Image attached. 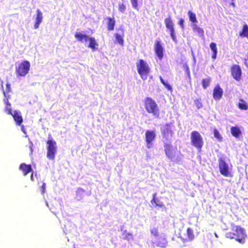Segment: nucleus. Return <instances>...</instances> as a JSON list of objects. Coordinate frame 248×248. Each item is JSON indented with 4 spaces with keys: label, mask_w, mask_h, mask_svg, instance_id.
<instances>
[{
    "label": "nucleus",
    "mask_w": 248,
    "mask_h": 248,
    "mask_svg": "<svg viewBox=\"0 0 248 248\" xmlns=\"http://www.w3.org/2000/svg\"><path fill=\"white\" fill-rule=\"evenodd\" d=\"M232 1H233V0H232Z\"/></svg>",
    "instance_id": "nucleus-46"
},
{
    "label": "nucleus",
    "mask_w": 248,
    "mask_h": 248,
    "mask_svg": "<svg viewBox=\"0 0 248 248\" xmlns=\"http://www.w3.org/2000/svg\"><path fill=\"white\" fill-rule=\"evenodd\" d=\"M190 142L191 145L196 148L198 151L201 152L204 145V141L202 137L198 131L194 130L191 132Z\"/></svg>",
    "instance_id": "nucleus-4"
},
{
    "label": "nucleus",
    "mask_w": 248,
    "mask_h": 248,
    "mask_svg": "<svg viewBox=\"0 0 248 248\" xmlns=\"http://www.w3.org/2000/svg\"><path fill=\"white\" fill-rule=\"evenodd\" d=\"M155 52L159 60L163 58L164 48L161 41L159 39L156 40L155 43Z\"/></svg>",
    "instance_id": "nucleus-13"
},
{
    "label": "nucleus",
    "mask_w": 248,
    "mask_h": 248,
    "mask_svg": "<svg viewBox=\"0 0 248 248\" xmlns=\"http://www.w3.org/2000/svg\"><path fill=\"white\" fill-rule=\"evenodd\" d=\"M151 233L155 236H157L158 235V229L156 228H154L150 230Z\"/></svg>",
    "instance_id": "nucleus-41"
},
{
    "label": "nucleus",
    "mask_w": 248,
    "mask_h": 248,
    "mask_svg": "<svg viewBox=\"0 0 248 248\" xmlns=\"http://www.w3.org/2000/svg\"><path fill=\"white\" fill-rule=\"evenodd\" d=\"M19 169L21 170L24 176L27 175L28 173L32 171V169L31 165H27L24 163L20 164Z\"/></svg>",
    "instance_id": "nucleus-15"
},
{
    "label": "nucleus",
    "mask_w": 248,
    "mask_h": 248,
    "mask_svg": "<svg viewBox=\"0 0 248 248\" xmlns=\"http://www.w3.org/2000/svg\"><path fill=\"white\" fill-rule=\"evenodd\" d=\"M9 96L5 95V97L3 98V102L5 105V111L7 112L9 115H12L11 105L9 101Z\"/></svg>",
    "instance_id": "nucleus-21"
},
{
    "label": "nucleus",
    "mask_w": 248,
    "mask_h": 248,
    "mask_svg": "<svg viewBox=\"0 0 248 248\" xmlns=\"http://www.w3.org/2000/svg\"><path fill=\"white\" fill-rule=\"evenodd\" d=\"M107 20V29L108 31H111L114 29L115 25V20L114 17H108L106 18Z\"/></svg>",
    "instance_id": "nucleus-18"
},
{
    "label": "nucleus",
    "mask_w": 248,
    "mask_h": 248,
    "mask_svg": "<svg viewBox=\"0 0 248 248\" xmlns=\"http://www.w3.org/2000/svg\"><path fill=\"white\" fill-rule=\"evenodd\" d=\"M156 134L155 131L153 130H147L145 134V140L147 144V147L148 148H151L152 145V142L155 140Z\"/></svg>",
    "instance_id": "nucleus-12"
},
{
    "label": "nucleus",
    "mask_w": 248,
    "mask_h": 248,
    "mask_svg": "<svg viewBox=\"0 0 248 248\" xmlns=\"http://www.w3.org/2000/svg\"><path fill=\"white\" fill-rule=\"evenodd\" d=\"M187 15L188 16L189 20L192 23H193V24H196L198 23V20L197 19L196 15L195 13L189 10L187 12Z\"/></svg>",
    "instance_id": "nucleus-28"
},
{
    "label": "nucleus",
    "mask_w": 248,
    "mask_h": 248,
    "mask_svg": "<svg viewBox=\"0 0 248 248\" xmlns=\"http://www.w3.org/2000/svg\"><path fill=\"white\" fill-rule=\"evenodd\" d=\"M153 245L154 247L165 248L168 245V241L164 237H159L156 242L153 243Z\"/></svg>",
    "instance_id": "nucleus-16"
},
{
    "label": "nucleus",
    "mask_w": 248,
    "mask_h": 248,
    "mask_svg": "<svg viewBox=\"0 0 248 248\" xmlns=\"http://www.w3.org/2000/svg\"><path fill=\"white\" fill-rule=\"evenodd\" d=\"M123 234L124 235V239L128 241L131 240L133 238L132 234L131 233L127 232L126 230L124 231Z\"/></svg>",
    "instance_id": "nucleus-34"
},
{
    "label": "nucleus",
    "mask_w": 248,
    "mask_h": 248,
    "mask_svg": "<svg viewBox=\"0 0 248 248\" xmlns=\"http://www.w3.org/2000/svg\"><path fill=\"white\" fill-rule=\"evenodd\" d=\"M131 4L134 8L138 10V0H130Z\"/></svg>",
    "instance_id": "nucleus-40"
},
{
    "label": "nucleus",
    "mask_w": 248,
    "mask_h": 248,
    "mask_svg": "<svg viewBox=\"0 0 248 248\" xmlns=\"http://www.w3.org/2000/svg\"><path fill=\"white\" fill-rule=\"evenodd\" d=\"M184 20L183 18H180L178 21V24L182 29H184Z\"/></svg>",
    "instance_id": "nucleus-43"
},
{
    "label": "nucleus",
    "mask_w": 248,
    "mask_h": 248,
    "mask_svg": "<svg viewBox=\"0 0 248 248\" xmlns=\"http://www.w3.org/2000/svg\"><path fill=\"white\" fill-rule=\"evenodd\" d=\"M159 79L160 80L162 84L169 91H172V87L171 86L169 85L167 82L165 81V80L163 79L162 77H159Z\"/></svg>",
    "instance_id": "nucleus-36"
},
{
    "label": "nucleus",
    "mask_w": 248,
    "mask_h": 248,
    "mask_svg": "<svg viewBox=\"0 0 248 248\" xmlns=\"http://www.w3.org/2000/svg\"><path fill=\"white\" fill-rule=\"evenodd\" d=\"M120 30L122 31V34H120L119 33H115L114 34L115 38L116 39V42L121 46H124V30L123 28H120Z\"/></svg>",
    "instance_id": "nucleus-22"
},
{
    "label": "nucleus",
    "mask_w": 248,
    "mask_h": 248,
    "mask_svg": "<svg viewBox=\"0 0 248 248\" xmlns=\"http://www.w3.org/2000/svg\"><path fill=\"white\" fill-rule=\"evenodd\" d=\"M171 123L166 124L161 128V133L163 138V141L167 142L169 141V135L172 137L173 132L171 128Z\"/></svg>",
    "instance_id": "nucleus-10"
},
{
    "label": "nucleus",
    "mask_w": 248,
    "mask_h": 248,
    "mask_svg": "<svg viewBox=\"0 0 248 248\" xmlns=\"http://www.w3.org/2000/svg\"><path fill=\"white\" fill-rule=\"evenodd\" d=\"M143 104L147 113L151 114L155 118H160V109L154 99L150 97H146L144 98Z\"/></svg>",
    "instance_id": "nucleus-2"
},
{
    "label": "nucleus",
    "mask_w": 248,
    "mask_h": 248,
    "mask_svg": "<svg viewBox=\"0 0 248 248\" xmlns=\"http://www.w3.org/2000/svg\"><path fill=\"white\" fill-rule=\"evenodd\" d=\"M31 176H30V178H31V180L32 181H34V177H33V172L32 171L31 172Z\"/></svg>",
    "instance_id": "nucleus-44"
},
{
    "label": "nucleus",
    "mask_w": 248,
    "mask_h": 248,
    "mask_svg": "<svg viewBox=\"0 0 248 248\" xmlns=\"http://www.w3.org/2000/svg\"><path fill=\"white\" fill-rule=\"evenodd\" d=\"M231 133L232 135L235 138H238L241 134V130L237 126H232L231 128Z\"/></svg>",
    "instance_id": "nucleus-25"
},
{
    "label": "nucleus",
    "mask_w": 248,
    "mask_h": 248,
    "mask_svg": "<svg viewBox=\"0 0 248 248\" xmlns=\"http://www.w3.org/2000/svg\"><path fill=\"white\" fill-rule=\"evenodd\" d=\"M151 203H155V205L158 207H162L164 206L163 203L162 202H159L156 199V193H154L153 195V199L151 201Z\"/></svg>",
    "instance_id": "nucleus-32"
},
{
    "label": "nucleus",
    "mask_w": 248,
    "mask_h": 248,
    "mask_svg": "<svg viewBox=\"0 0 248 248\" xmlns=\"http://www.w3.org/2000/svg\"><path fill=\"white\" fill-rule=\"evenodd\" d=\"M218 168L220 173L223 176L230 177H232V175L229 171L228 164L222 158H219L218 159Z\"/></svg>",
    "instance_id": "nucleus-7"
},
{
    "label": "nucleus",
    "mask_w": 248,
    "mask_h": 248,
    "mask_svg": "<svg viewBox=\"0 0 248 248\" xmlns=\"http://www.w3.org/2000/svg\"><path fill=\"white\" fill-rule=\"evenodd\" d=\"M46 144V156L50 160H54L57 152V143L54 140L50 138L47 140Z\"/></svg>",
    "instance_id": "nucleus-6"
},
{
    "label": "nucleus",
    "mask_w": 248,
    "mask_h": 248,
    "mask_svg": "<svg viewBox=\"0 0 248 248\" xmlns=\"http://www.w3.org/2000/svg\"><path fill=\"white\" fill-rule=\"evenodd\" d=\"M13 118L17 125H20L23 122V118L20 112L16 110L14 111V113L12 115Z\"/></svg>",
    "instance_id": "nucleus-19"
},
{
    "label": "nucleus",
    "mask_w": 248,
    "mask_h": 248,
    "mask_svg": "<svg viewBox=\"0 0 248 248\" xmlns=\"http://www.w3.org/2000/svg\"><path fill=\"white\" fill-rule=\"evenodd\" d=\"M232 230V232L226 233V237L230 239H234L241 244H245L247 238L245 229L239 225H233Z\"/></svg>",
    "instance_id": "nucleus-1"
},
{
    "label": "nucleus",
    "mask_w": 248,
    "mask_h": 248,
    "mask_svg": "<svg viewBox=\"0 0 248 248\" xmlns=\"http://www.w3.org/2000/svg\"><path fill=\"white\" fill-rule=\"evenodd\" d=\"M186 234L189 240L191 241L194 238V234L193 230L190 228H188L186 230Z\"/></svg>",
    "instance_id": "nucleus-33"
},
{
    "label": "nucleus",
    "mask_w": 248,
    "mask_h": 248,
    "mask_svg": "<svg viewBox=\"0 0 248 248\" xmlns=\"http://www.w3.org/2000/svg\"><path fill=\"white\" fill-rule=\"evenodd\" d=\"M166 28L169 30L170 35L174 42H177L176 37L175 36V31L174 29V24L170 16H169L164 20Z\"/></svg>",
    "instance_id": "nucleus-8"
},
{
    "label": "nucleus",
    "mask_w": 248,
    "mask_h": 248,
    "mask_svg": "<svg viewBox=\"0 0 248 248\" xmlns=\"http://www.w3.org/2000/svg\"><path fill=\"white\" fill-rule=\"evenodd\" d=\"M1 83V86L2 89V93L4 95V96L5 97V95L6 96H9V97H10V95L9 94V93L11 92V84L10 83L7 82L6 84V90H4L3 88V81L2 80L0 81Z\"/></svg>",
    "instance_id": "nucleus-24"
},
{
    "label": "nucleus",
    "mask_w": 248,
    "mask_h": 248,
    "mask_svg": "<svg viewBox=\"0 0 248 248\" xmlns=\"http://www.w3.org/2000/svg\"><path fill=\"white\" fill-rule=\"evenodd\" d=\"M231 74L232 78L237 81L241 80L242 71L241 67L238 64H233L230 68Z\"/></svg>",
    "instance_id": "nucleus-11"
},
{
    "label": "nucleus",
    "mask_w": 248,
    "mask_h": 248,
    "mask_svg": "<svg viewBox=\"0 0 248 248\" xmlns=\"http://www.w3.org/2000/svg\"><path fill=\"white\" fill-rule=\"evenodd\" d=\"M118 10L121 13H124L125 12V11L126 10V6L123 3H120L118 4Z\"/></svg>",
    "instance_id": "nucleus-37"
},
{
    "label": "nucleus",
    "mask_w": 248,
    "mask_h": 248,
    "mask_svg": "<svg viewBox=\"0 0 248 248\" xmlns=\"http://www.w3.org/2000/svg\"><path fill=\"white\" fill-rule=\"evenodd\" d=\"M211 81V78L210 77H208L205 78H203L202 79V87L205 89H206L209 85Z\"/></svg>",
    "instance_id": "nucleus-31"
},
{
    "label": "nucleus",
    "mask_w": 248,
    "mask_h": 248,
    "mask_svg": "<svg viewBox=\"0 0 248 248\" xmlns=\"http://www.w3.org/2000/svg\"><path fill=\"white\" fill-rule=\"evenodd\" d=\"M74 36L77 40L80 42H87L90 38L88 35L82 32H76Z\"/></svg>",
    "instance_id": "nucleus-17"
},
{
    "label": "nucleus",
    "mask_w": 248,
    "mask_h": 248,
    "mask_svg": "<svg viewBox=\"0 0 248 248\" xmlns=\"http://www.w3.org/2000/svg\"><path fill=\"white\" fill-rule=\"evenodd\" d=\"M223 91L219 84H217L214 89L213 93V97L216 100H220L223 95Z\"/></svg>",
    "instance_id": "nucleus-14"
},
{
    "label": "nucleus",
    "mask_w": 248,
    "mask_h": 248,
    "mask_svg": "<svg viewBox=\"0 0 248 248\" xmlns=\"http://www.w3.org/2000/svg\"><path fill=\"white\" fill-rule=\"evenodd\" d=\"M36 17L35 22L34 25V29H36L38 28L39 25L42 22L43 20V14L41 11L39 9L36 10Z\"/></svg>",
    "instance_id": "nucleus-20"
},
{
    "label": "nucleus",
    "mask_w": 248,
    "mask_h": 248,
    "mask_svg": "<svg viewBox=\"0 0 248 248\" xmlns=\"http://www.w3.org/2000/svg\"><path fill=\"white\" fill-rule=\"evenodd\" d=\"M85 190L83 189V188L81 187L78 188L77 190L76 191L75 198L78 201H79L82 199L84 197V193H85Z\"/></svg>",
    "instance_id": "nucleus-26"
},
{
    "label": "nucleus",
    "mask_w": 248,
    "mask_h": 248,
    "mask_svg": "<svg viewBox=\"0 0 248 248\" xmlns=\"http://www.w3.org/2000/svg\"><path fill=\"white\" fill-rule=\"evenodd\" d=\"M210 47L212 51H213L212 58L213 59H215L217 57V47L216 44L214 42H211L210 44Z\"/></svg>",
    "instance_id": "nucleus-27"
},
{
    "label": "nucleus",
    "mask_w": 248,
    "mask_h": 248,
    "mask_svg": "<svg viewBox=\"0 0 248 248\" xmlns=\"http://www.w3.org/2000/svg\"><path fill=\"white\" fill-rule=\"evenodd\" d=\"M136 67L141 78L143 80L147 79L151 72L150 67L147 62L143 59H139L136 62Z\"/></svg>",
    "instance_id": "nucleus-3"
},
{
    "label": "nucleus",
    "mask_w": 248,
    "mask_h": 248,
    "mask_svg": "<svg viewBox=\"0 0 248 248\" xmlns=\"http://www.w3.org/2000/svg\"><path fill=\"white\" fill-rule=\"evenodd\" d=\"M89 41V44L88 47L91 48L92 50H94L97 49L98 44L97 43L95 39L93 37H90L88 40Z\"/></svg>",
    "instance_id": "nucleus-23"
},
{
    "label": "nucleus",
    "mask_w": 248,
    "mask_h": 248,
    "mask_svg": "<svg viewBox=\"0 0 248 248\" xmlns=\"http://www.w3.org/2000/svg\"><path fill=\"white\" fill-rule=\"evenodd\" d=\"M31 150L32 151V147H31Z\"/></svg>",
    "instance_id": "nucleus-45"
},
{
    "label": "nucleus",
    "mask_w": 248,
    "mask_h": 248,
    "mask_svg": "<svg viewBox=\"0 0 248 248\" xmlns=\"http://www.w3.org/2000/svg\"><path fill=\"white\" fill-rule=\"evenodd\" d=\"M213 134L214 135V137L219 141H222V137L220 135L219 132L215 128L213 130Z\"/></svg>",
    "instance_id": "nucleus-35"
},
{
    "label": "nucleus",
    "mask_w": 248,
    "mask_h": 248,
    "mask_svg": "<svg viewBox=\"0 0 248 248\" xmlns=\"http://www.w3.org/2000/svg\"><path fill=\"white\" fill-rule=\"evenodd\" d=\"M46 183L43 182L42 183V186L40 187V190H41V193L42 194H44L45 193V191H46Z\"/></svg>",
    "instance_id": "nucleus-42"
},
{
    "label": "nucleus",
    "mask_w": 248,
    "mask_h": 248,
    "mask_svg": "<svg viewBox=\"0 0 248 248\" xmlns=\"http://www.w3.org/2000/svg\"><path fill=\"white\" fill-rule=\"evenodd\" d=\"M239 102L237 104V107L242 110L248 109V105L243 99H239Z\"/></svg>",
    "instance_id": "nucleus-29"
},
{
    "label": "nucleus",
    "mask_w": 248,
    "mask_h": 248,
    "mask_svg": "<svg viewBox=\"0 0 248 248\" xmlns=\"http://www.w3.org/2000/svg\"><path fill=\"white\" fill-rule=\"evenodd\" d=\"M164 152L167 157L170 160H172L175 157V150L176 147L174 148L173 145L163 140Z\"/></svg>",
    "instance_id": "nucleus-9"
},
{
    "label": "nucleus",
    "mask_w": 248,
    "mask_h": 248,
    "mask_svg": "<svg viewBox=\"0 0 248 248\" xmlns=\"http://www.w3.org/2000/svg\"><path fill=\"white\" fill-rule=\"evenodd\" d=\"M193 29L194 31L197 32L199 34H202L203 33V30L200 27L194 25L193 26Z\"/></svg>",
    "instance_id": "nucleus-39"
},
{
    "label": "nucleus",
    "mask_w": 248,
    "mask_h": 248,
    "mask_svg": "<svg viewBox=\"0 0 248 248\" xmlns=\"http://www.w3.org/2000/svg\"><path fill=\"white\" fill-rule=\"evenodd\" d=\"M239 35L241 37H248V26L247 24H244L242 31L240 32Z\"/></svg>",
    "instance_id": "nucleus-30"
},
{
    "label": "nucleus",
    "mask_w": 248,
    "mask_h": 248,
    "mask_svg": "<svg viewBox=\"0 0 248 248\" xmlns=\"http://www.w3.org/2000/svg\"><path fill=\"white\" fill-rule=\"evenodd\" d=\"M30 67V62L27 60L23 61L18 63L15 68L16 76L17 77L25 76L29 73Z\"/></svg>",
    "instance_id": "nucleus-5"
},
{
    "label": "nucleus",
    "mask_w": 248,
    "mask_h": 248,
    "mask_svg": "<svg viewBox=\"0 0 248 248\" xmlns=\"http://www.w3.org/2000/svg\"><path fill=\"white\" fill-rule=\"evenodd\" d=\"M194 104L198 109H199L202 107V99L201 98L195 99L194 100Z\"/></svg>",
    "instance_id": "nucleus-38"
}]
</instances>
